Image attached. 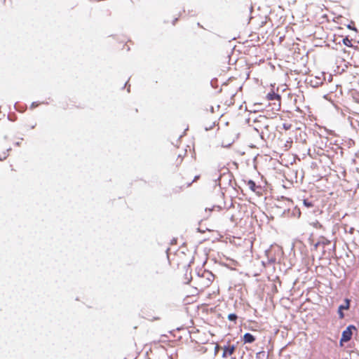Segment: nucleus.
<instances>
[{
	"mask_svg": "<svg viewBox=\"0 0 359 359\" xmlns=\"http://www.w3.org/2000/svg\"><path fill=\"white\" fill-rule=\"evenodd\" d=\"M186 270L184 283H189L192 281L193 287L197 291V293L203 292L209 287L215 280V275L210 271L200 269L194 278L191 276V272Z\"/></svg>",
	"mask_w": 359,
	"mask_h": 359,
	"instance_id": "nucleus-1",
	"label": "nucleus"
},
{
	"mask_svg": "<svg viewBox=\"0 0 359 359\" xmlns=\"http://www.w3.org/2000/svg\"><path fill=\"white\" fill-rule=\"evenodd\" d=\"M353 330H356V328L354 325H348L346 330L343 331L341 337L339 341V344L341 346H343V344L344 342H348L351 339Z\"/></svg>",
	"mask_w": 359,
	"mask_h": 359,
	"instance_id": "nucleus-2",
	"label": "nucleus"
},
{
	"mask_svg": "<svg viewBox=\"0 0 359 359\" xmlns=\"http://www.w3.org/2000/svg\"><path fill=\"white\" fill-rule=\"evenodd\" d=\"M172 158L174 161L173 165L179 166L183 161L184 154L179 152L177 149H175L172 154Z\"/></svg>",
	"mask_w": 359,
	"mask_h": 359,
	"instance_id": "nucleus-3",
	"label": "nucleus"
},
{
	"mask_svg": "<svg viewBox=\"0 0 359 359\" xmlns=\"http://www.w3.org/2000/svg\"><path fill=\"white\" fill-rule=\"evenodd\" d=\"M187 175V174H186ZM200 177V174L191 175V177L187 178V176L182 177V186H190L194 182L196 181Z\"/></svg>",
	"mask_w": 359,
	"mask_h": 359,
	"instance_id": "nucleus-4",
	"label": "nucleus"
},
{
	"mask_svg": "<svg viewBox=\"0 0 359 359\" xmlns=\"http://www.w3.org/2000/svg\"><path fill=\"white\" fill-rule=\"evenodd\" d=\"M266 99L268 100H276L278 101V108L277 110L280 109V95L274 93L273 91H271V93H269L266 95Z\"/></svg>",
	"mask_w": 359,
	"mask_h": 359,
	"instance_id": "nucleus-5",
	"label": "nucleus"
},
{
	"mask_svg": "<svg viewBox=\"0 0 359 359\" xmlns=\"http://www.w3.org/2000/svg\"><path fill=\"white\" fill-rule=\"evenodd\" d=\"M350 307V300L348 299H345V304L340 305L338 309V314L340 319H343L344 318V314L343 313L344 310H348Z\"/></svg>",
	"mask_w": 359,
	"mask_h": 359,
	"instance_id": "nucleus-6",
	"label": "nucleus"
},
{
	"mask_svg": "<svg viewBox=\"0 0 359 359\" xmlns=\"http://www.w3.org/2000/svg\"><path fill=\"white\" fill-rule=\"evenodd\" d=\"M236 347L234 345H228L224 347V353L222 356L231 355L235 351Z\"/></svg>",
	"mask_w": 359,
	"mask_h": 359,
	"instance_id": "nucleus-7",
	"label": "nucleus"
},
{
	"mask_svg": "<svg viewBox=\"0 0 359 359\" xmlns=\"http://www.w3.org/2000/svg\"><path fill=\"white\" fill-rule=\"evenodd\" d=\"M255 341V337L251 334L250 333H245L243 335V342L244 344L247 343H252Z\"/></svg>",
	"mask_w": 359,
	"mask_h": 359,
	"instance_id": "nucleus-8",
	"label": "nucleus"
},
{
	"mask_svg": "<svg viewBox=\"0 0 359 359\" xmlns=\"http://www.w3.org/2000/svg\"><path fill=\"white\" fill-rule=\"evenodd\" d=\"M247 184L248 186V187L253 191H255L256 189V184L255 183V182L253 180H248V182H247Z\"/></svg>",
	"mask_w": 359,
	"mask_h": 359,
	"instance_id": "nucleus-9",
	"label": "nucleus"
},
{
	"mask_svg": "<svg viewBox=\"0 0 359 359\" xmlns=\"http://www.w3.org/2000/svg\"><path fill=\"white\" fill-rule=\"evenodd\" d=\"M343 43L347 47L353 46L352 40L349 39L348 37H346L343 39Z\"/></svg>",
	"mask_w": 359,
	"mask_h": 359,
	"instance_id": "nucleus-10",
	"label": "nucleus"
},
{
	"mask_svg": "<svg viewBox=\"0 0 359 359\" xmlns=\"http://www.w3.org/2000/svg\"><path fill=\"white\" fill-rule=\"evenodd\" d=\"M330 243V241L326 238H323L322 241H319L318 242L316 245H315V247L317 248L318 245L322 244L323 245H329Z\"/></svg>",
	"mask_w": 359,
	"mask_h": 359,
	"instance_id": "nucleus-11",
	"label": "nucleus"
},
{
	"mask_svg": "<svg viewBox=\"0 0 359 359\" xmlns=\"http://www.w3.org/2000/svg\"><path fill=\"white\" fill-rule=\"evenodd\" d=\"M238 318V316L237 315H236L235 313H230L229 314L228 316V319L231 321H233L236 323V320Z\"/></svg>",
	"mask_w": 359,
	"mask_h": 359,
	"instance_id": "nucleus-12",
	"label": "nucleus"
},
{
	"mask_svg": "<svg viewBox=\"0 0 359 359\" xmlns=\"http://www.w3.org/2000/svg\"><path fill=\"white\" fill-rule=\"evenodd\" d=\"M283 128L285 130H288L292 128V124L290 123H284L283 124Z\"/></svg>",
	"mask_w": 359,
	"mask_h": 359,
	"instance_id": "nucleus-13",
	"label": "nucleus"
},
{
	"mask_svg": "<svg viewBox=\"0 0 359 359\" xmlns=\"http://www.w3.org/2000/svg\"><path fill=\"white\" fill-rule=\"evenodd\" d=\"M353 98L356 102L359 103V90H356L353 93Z\"/></svg>",
	"mask_w": 359,
	"mask_h": 359,
	"instance_id": "nucleus-14",
	"label": "nucleus"
},
{
	"mask_svg": "<svg viewBox=\"0 0 359 359\" xmlns=\"http://www.w3.org/2000/svg\"><path fill=\"white\" fill-rule=\"evenodd\" d=\"M219 348V346L217 344L215 347V355H217L218 353Z\"/></svg>",
	"mask_w": 359,
	"mask_h": 359,
	"instance_id": "nucleus-15",
	"label": "nucleus"
},
{
	"mask_svg": "<svg viewBox=\"0 0 359 359\" xmlns=\"http://www.w3.org/2000/svg\"><path fill=\"white\" fill-rule=\"evenodd\" d=\"M222 210V208L219 207V206H215L213 207V208L211 210V211H220Z\"/></svg>",
	"mask_w": 359,
	"mask_h": 359,
	"instance_id": "nucleus-16",
	"label": "nucleus"
},
{
	"mask_svg": "<svg viewBox=\"0 0 359 359\" xmlns=\"http://www.w3.org/2000/svg\"><path fill=\"white\" fill-rule=\"evenodd\" d=\"M304 204L305 205H306L307 207H311L312 206V204L310 203H307L306 201H304Z\"/></svg>",
	"mask_w": 359,
	"mask_h": 359,
	"instance_id": "nucleus-17",
	"label": "nucleus"
},
{
	"mask_svg": "<svg viewBox=\"0 0 359 359\" xmlns=\"http://www.w3.org/2000/svg\"><path fill=\"white\" fill-rule=\"evenodd\" d=\"M269 261H270V262H271V263H274V262H276V259H275V258H271V259H269Z\"/></svg>",
	"mask_w": 359,
	"mask_h": 359,
	"instance_id": "nucleus-18",
	"label": "nucleus"
},
{
	"mask_svg": "<svg viewBox=\"0 0 359 359\" xmlns=\"http://www.w3.org/2000/svg\"><path fill=\"white\" fill-rule=\"evenodd\" d=\"M7 155L5 154L3 158L0 156V159L2 160L3 158L5 159L6 158Z\"/></svg>",
	"mask_w": 359,
	"mask_h": 359,
	"instance_id": "nucleus-19",
	"label": "nucleus"
},
{
	"mask_svg": "<svg viewBox=\"0 0 359 359\" xmlns=\"http://www.w3.org/2000/svg\"><path fill=\"white\" fill-rule=\"evenodd\" d=\"M154 320H159V319H160V318H159V317H155V318H154Z\"/></svg>",
	"mask_w": 359,
	"mask_h": 359,
	"instance_id": "nucleus-20",
	"label": "nucleus"
},
{
	"mask_svg": "<svg viewBox=\"0 0 359 359\" xmlns=\"http://www.w3.org/2000/svg\"><path fill=\"white\" fill-rule=\"evenodd\" d=\"M348 27L349 29H352V26L348 25Z\"/></svg>",
	"mask_w": 359,
	"mask_h": 359,
	"instance_id": "nucleus-21",
	"label": "nucleus"
},
{
	"mask_svg": "<svg viewBox=\"0 0 359 359\" xmlns=\"http://www.w3.org/2000/svg\"><path fill=\"white\" fill-rule=\"evenodd\" d=\"M261 353H264V352H259L257 354L259 355Z\"/></svg>",
	"mask_w": 359,
	"mask_h": 359,
	"instance_id": "nucleus-22",
	"label": "nucleus"
},
{
	"mask_svg": "<svg viewBox=\"0 0 359 359\" xmlns=\"http://www.w3.org/2000/svg\"><path fill=\"white\" fill-rule=\"evenodd\" d=\"M233 359H235V358H233Z\"/></svg>",
	"mask_w": 359,
	"mask_h": 359,
	"instance_id": "nucleus-23",
	"label": "nucleus"
}]
</instances>
